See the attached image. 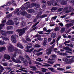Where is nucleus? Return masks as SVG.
Masks as SVG:
<instances>
[{"label": "nucleus", "mask_w": 74, "mask_h": 74, "mask_svg": "<svg viewBox=\"0 0 74 74\" xmlns=\"http://www.w3.org/2000/svg\"><path fill=\"white\" fill-rule=\"evenodd\" d=\"M27 29V27H26L22 29H18L16 30V32L19 33V36H22V35L26 32V30Z\"/></svg>", "instance_id": "nucleus-1"}, {"label": "nucleus", "mask_w": 74, "mask_h": 74, "mask_svg": "<svg viewBox=\"0 0 74 74\" xmlns=\"http://www.w3.org/2000/svg\"><path fill=\"white\" fill-rule=\"evenodd\" d=\"M63 60L65 62H64L65 64H70V63H72L73 62H74L73 60H69L66 58H63Z\"/></svg>", "instance_id": "nucleus-2"}, {"label": "nucleus", "mask_w": 74, "mask_h": 74, "mask_svg": "<svg viewBox=\"0 0 74 74\" xmlns=\"http://www.w3.org/2000/svg\"><path fill=\"white\" fill-rule=\"evenodd\" d=\"M19 58H20L22 62H23L24 65L25 66H28V62H27V60H25L23 56H20L19 57Z\"/></svg>", "instance_id": "nucleus-3"}, {"label": "nucleus", "mask_w": 74, "mask_h": 74, "mask_svg": "<svg viewBox=\"0 0 74 74\" xmlns=\"http://www.w3.org/2000/svg\"><path fill=\"white\" fill-rule=\"evenodd\" d=\"M21 14V15H23V16H26L27 15V12L25 11H23L22 12H21V10H20L18 13H17V15H19Z\"/></svg>", "instance_id": "nucleus-4"}, {"label": "nucleus", "mask_w": 74, "mask_h": 74, "mask_svg": "<svg viewBox=\"0 0 74 74\" xmlns=\"http://www.w3.org/2000/svg\"><path fill=\"white\" fill-rule=\"evenodd\" d=\"M1 34L3 35L4 36H7V34H10V31H7V32L5 31L2 30L1 32Z\"/></svg>", "instance_id": "nucleus-5"}, {"label": "nucleus", "mask_w": 74, "mask_h": 74, "mask_svg": "<svg viewBox=\"0 0 74 74\" xmlns=\"http://www.w3.org/2000/svg\"><path fill=\"white\" fill-rule=\"evenodd\" d=\"M11 40L12 42H14V43L16 42V38L15 35H12L11 37Z\"/></svg>", "instance_id": "nucleus-6"}, {"label": "nucleus", "mask_w": 74, "mask_h": 74, "mask_svg": "<svg viewBox=\"0 0 74 74\" xmlns=\"http://www.w3.org/2000/svg\"><path fill=\"white\" fill-rule=\"evenodd\" d=\"M53 49V45L51 47V49H50L49 48L47 49V51H49L47 53H46V54L47 55H50L51 53V52H52V49Z\"/></svg>", "instance_id": "nucleus-7"}, {"label": "nucleus", "mask_w": 74, "mask_h": 74, "mask_svg": "<svg viewBox=\"0 0 74 74\" xmlns=\"http://www.w3.org/2000/svg\"><path fill=\"white\" fill-rule=\"evenodd\" d=\"M6 24L8 25H13L14 24V23L13 22V21L11 20H9L8 21Z\"/></svg>", "instance_id": "nucleus-8"}, {"label": "nucleus", "mask_w": 74, "mask_h": 74, "mask_svg": "<svg viewBox=\"0 0 74 74\" xmlns=\"http://www.w3.org/2000/svg\"><path fill=\"white\" fill-rule=\"evenodd\" d=\"M14 49V46H9L8 47V50L9 51H10V52H13Z\"/></svg>", "instance_id": "nucleus-9"}, {"label": "nucleus", "mask_w": 74, "mask_h": 74, "mask_svg": "<svg viewBox=\"0 0 74 74\" xmlns=\"http://www.w3.org/2000/svg\"><path fill=\"white\" fill-rule=\"evenodd\" d=\"M74 22H72L70 23L67 24L66 25V27L67 28H69V27H70L71 26H73L74 25Z\"/></svg>", "instance_id": "nucleus-10"}, {"label": "nucleus", "mask_w": 74, "mask_h": 74, "mask_svg": "<svg viewBox=\"0 0 74 74\" xmlns=\"http://www.w3.org/2000/svg\"><path fill=\"white\" fill-rule=\"evenodd\" d=\"M4 58L7 60H9L11 58L10 56L8 55L5 54L4 56Z\"/></svg>", "instance_id": "nucleus-11"}, {"label": "nucleus", "mask_w": 74, "mask_h": 74, "mask_svg": "<svg viewBox=\"0 0 74 74\" xmlns=\"http://www.w3.org/2000/svg\"><path fill=\"white\" fill-rule=\"evenodd\" d=\"M17 47H19L20 48H21V49H23V46L19 43H18L17 44Z\"/></svg>", "instance_id": "nucleus-12"}, {"label": "nucleus", "mask_w": 74, "mask_h": 74, "mask_svg": "<svg viewBox=\"0 0 74 74\" xmlns=\"http://www.w3.org/2000/svg\"><path fill=\"white\" fill-rule=\"evenodd\" d=\"M5 47H0V52H3L5 50Z\"/></svg>", "instance_id": "nucleus-13"}, {"label": "nucleus", "mask_w": 74, "mask_h": 74, "mask_svg": "<svg viewBox=\"0 0 74 74\" xmlns=\"http://www.w3.org/2000/svg\"><path fill=\"white\" fill-rule=\"evenodd\" d=\"M47 38H44V40L43 43V46H46L47 45Z\"/></svg>", "instance_id": "nucleus-14"}, {"label": "nucleus", "mask_w": 74, "mask_h": 74, "mask_svg": "<svg viewBox=\"0 0 74 74\" xmlns=\"http://www.w3.org/2000/svg\"><path fill=\"white\" fill-rule=\"evenodd\" d=\"M15 52L18 53H21V51L19 49H14Z\"/></svg>", "instance_id": "nucleus-15"}, {"label": "nucleus", "mask_w": 74, "mask_h": 74, "mask_svg": "<svg viewBox=\"0 0 74 74\" xmlns=\"http://www.w3.org/2000/svg\"><path fill=\"white\" fill-rule=\"evenodd\" d=\"M35 35L36 37H38L37 38V40H39V41H41L42 40V39L40 37H40V35L37 34Z\"/></svg>", "instance_id": "nucleus-16"}, {"label": "nucleus", "mask_w": 74, "mask_h": 74, "mask_svg": "<svg viewBox=\"0 0 74 74\" xmlns=\"http://www.w3.org/2000/svg\"><path fill=\"white\" fill-rule=\"evenodd\" d=\"M51 3L53 6H56L57 5V3L55 1H51Z\"/></svg>", "instance_id": "nucleus-17"}, {"label": "nucleus", "mask_w": 74, "mask_h": 74, "mask_svg": "<svg viewBox=\"0 0 74 74\" xmlns=\"http://www.w3.org/2000/svg\"><path fill=\"white\" fill-rule=\"evenodd\" d=\"M60 3L62 5H66L67 3H66V2L64 0H62L61 2Z\"/></svg>", "instance_id": "nucleus-18"}, {"label": "nucleus", "mask_w": 74, "mask_h": 74, "mask_svg": "<svg viewBox=\"0 0 74 74\" xmlns=\"http://www.w3.org/2000/svg\"><path fill=\"white\" fill-rule=\"evenodd\" d=\"M44 65H42V66L44 67H51V66L50 65H49V64L47 63H44Z\"/></svg>", "instance_id": "nucleus-19"}, {"label": "nucleus", "mask_w": 74, "mask_h": 74, "mask_svg": "<svg viewBox=\"0 0 74 74\" xmlns=\"http://www.w3.org/2000/svg\"><path fill=\"white\" fill-rule=\"evenodd\" d=\"M31 69H32L33 71H36L37 70V68L35 66H30L29 67Z\"/></svg>", "instance_id": "nucleus-20"}, {"label": "nucleus", "mask_w": 74, "mask_h": 74, "mask_svg": "<svg viewBox=\"0 0 74 74\" xmlns=\"http://www.w3.org/2000/svg\"><path fill=\"white\" fill-rule=\"evenodd\" d=\"M36 3H33L30 4V8H32L33 7H35Z\"/></svg>", "instance_id": "nucleus-21"}, {"label": "nucleus", "mask_w": 74, "mask_h": 74, "mask_svg": "<svg viewBox=\"0 0 74 74\" xmlns=\"http://www.w3.org/2000/svg\"><path fill=\"white\" fill-rule=\"evenodd\" d=\"M58 10V8L53 7L51 9V11H56V10Z\"/></svg>", "instance_id": "nucleus-22"}, {"label": "nucleus", "mask_w": 74, "mask_h": 74, "mask_svg": "<svg viewBox=\"0 0 74 74\" xmlns=\"http://www.w3.org/2000/svg\"><path fill=\"white\" fill-rule=\"evenodd\" d=\"M13 27L11 26H9L7 27V30H11L13 29Z\"/></svg>", "instance_id": "nucleus-23"}, {"label": "nucleus", "mask_w": 74, "mask_h": 74, "mask_svg": "<svg viewBox=\"0 0 74 74\" xmlns=\"http://www.w3.org/2000/svg\"><path fill=\"white\" fill-rule=\"evenodd\" d=\"M51 37L52 38H55L56 37V33H53L51 35Z\"/></svg>", "instance_id": "nucleus-24"}, {"label": "nucleus", "mask_w": 74, "mask_h": 74, "mask_svg": "<svg viewBox=\"0 0 74 74\" xmlns=\"http://www.w3.org/2000/svg\"><path fill=\"white\" fill-rule=\"evenodd\" d=\"M59 55H61V56H66L67 54L65 53H59Z\"/></svg>", "instance_id": "nucleus-25"}, {"label": "nucleus", "mask_w": 74, "mask_h": 74, "mask_svg": "<svg viewBox=\"0 0 74 74\" xmlns=\"http://www.w3.org/2000/svg\"><path fill=\"white\" fill-rule=\"evenodd\" d=\"M4 70V68L1 65H0V72H2V71H3V70Z\"/></svg>", "instance_id": "nucleus-26"}, {"label": "nucleus", "mask_w": 74, "mask_h": 74, "mask_svg": "<svg viewBox=\"0 0 74 74\" xmlns=\"http://www.w3.org/2000/svg\"><path fill=\"white\" fill-rule=\"evenodd\" d=\"M28 12L29 13H33V12L34 10L33 9H30L28 10Z\"/></svg>", "instance_id": "nucleus-27"}, {"label": "nucleus", "mask_w": 74, "mask_h": 74, "mask_svg": "<svg viewBox=\"0 0 74 74\" xmlns=\"http://www.w3.org/2000/svg\"><path fill=\"white\" fill-rule=\"evenodd\" d=\"M47 15L45 14H43L42 15L40 16V18H45V17H47Z\"/></svg>", "instance_id": "nucleus-28"}, {"label": "nucleus", "mask_w": 74, "mask_h": 74, "mask_svg": "<svg viewBox=\"0 0 74 74\" xmlns=\"http://www.w3.org/2000/svg\"><path fill=\"white\" fill-rule=\"evenodd\" d=\"M41 70L42 72H43V73H45V72H46V71L47 70V69L44 68H42Z\"/></svg>", "instance_id": "nucleus-29"}, {"label": "nucleus", "mask_w": 74, "mask_h": 74, "mask_svg": "<svg viewBox=\"0 0 74 74\" xmlns=\"http://www.w3.org/2000/svg\"><path fill=\"white\" fill-rule=\"evenodd\" d=\"M11 2H12V3L14 5H16V2H15L14 0H12L11 1Z\"/></svg>", "instance_id": "nucleus-30"}, {"label": "nucleus", "mask_w": 74, "mask_h": 74, "mask_svg": "<svg viewBox=\"0 0 74 74\" xmlns=\"http://www.w3.org/2000/svg\"><path fill=\"white\" fill-rule=\"evenodd\" d=\"M21 25L22 27H23V26H25L26 25V23L24 21H22L21 23Z\"/></svg>", "instance_id": "nucleus-31"}, {"label": "nucleus", "mask_w": 74, "mask_h": 74, "mask_svg": "<svg viewBox=\"0 0 74 74\" xmlns=\"http://www.w3.org/2000/svg\"><path fill=\"white\" fill-rule=\"evenodd\" d=\"M26 16V17H27V18H31V17H32V16L29 14H27Z\"/></svg>", "instance_id": "nucleus-32"}, {"label": "nucleus", "mask_w": 74, "mask_h": 74, "mask_svg": "<svg viewBox=\"0 0 74 74\" xmlns=\"http://www.w3.org/2000/svg\"><path fill=\"white\" fill-rule=\"evenodd\" d=\"M25 8L26 9H27L28 8H30V4H27L25 5Z\"/></svg>", "instance_id": "nucleus-33"}, {"label": "nucleus", "mask_w": 74, "mask_h": 74, "mask_svg": "<svg viewBox=\"0 0 74 74\" xmlns=\"http://www.w3.org/2000/svg\"><path fill=\"white\" fill-rule=\"evenodd\" d=\"M35 7L37 8H40V5L36 3L35 5Z\"/></svg>", "instance_id": "nucleus-34"}, {"label": "nucleus", "mask_w": 74, "mask_h": 74, "mask_svg": "<svg viewBox=\"0 0 74 74\" xmlns=\"http://www.w3.org/2000/svg\"><path fill=\"white\" fill-rule=\"evenodd\" d=\"M26 39L27 41H31V39L29 38L28 36H27L26 37Z\"/></svg>", "instance_id": "nucleus-35"}, {"label": "nucleus", "mask_w": 74, "mask_h": 74, "mask_svg": "<svg viewBox=\"0 0 74 74\" xmlns=\"http://www.w3.org/2000/svg\"><path fill=\"white\" fill-rule=\"evenodd\" d=\"M11 4H12V3H11L10 1H9L8 2V3H7L6 5H7V6H9V5H11Z\"/></svg>", "instance_id": "nucleus-36"}, {"label": "nucleus", "mask_w": 74, "mask_h": 74, "mask_svg": "<svg viewBox=\"0 0 74 74\" xmlns=\"http://www.w3.org/2000/svg\"><path fill=\"white\" fill-rule=\"evenodd\" d=\"M61 32L62 33V32H64L65 31V28H62L61 29Z\"/></svg>", "instance_id": "nucleus-37"}, {"label": "nucleus", "mask_w": 74, "mask_h": 74, "mask_svg": "<svg viewBox=\"0 0 74 74\" xmlns=\"http://www.w3.org/2000/svg\"><path fill=\"white\" fill-rule=\"evenodd\" d=\"M7 7V5H5L3 6H2L1 7H0V8H1V7H2V8H6Z\"/></svg>", "instance_id": "nucleus-38"}, {"label": "nucleus", "mask_w": 74, "mask_h": 74, "mask_svg": "<svg viewBox=\"0 0 74 74\" xmlns=\"http://www.w3.org/2000/svg\"><path fill=\"white\" fill-rule=\"evenodd\" d=\"M27 10L25 7H23L21 8V11H25V10Z\"/></svg>", "instance_id": "nucleus-39"}, {"label": "nucleus", "mask_w": 74, "mask_h": 74, "mask_svg": "<svg viewBox=\"0 0 74 74\" xmlns=\"http://www.w3.org/2000/svg\"><path fill=\"white\" fill-rule=\"evenodd\" d=\"M2 38L3 40H5V41H6V40H8V38H5L4 37H2Z\"/></svg>", "instance_id": "nucleus-40"}, {"label": "nucleus", "mask_w": 74, "mask_h": 74, "mask_svg": "<svg viewBox=\"0 0 74 74\" xmlns=\"http://www.w3.org/2000/svg\"><path fill=\"white\" fill-rule=\"evenodd\" d=\"M47 4L48 5L51 6V2L49 1H48L47 2Z\"/></svg>", "instance_id": "nucleus-41"}, {"label": "nucleus", "mask_w": 74, "mask_h": 74, "mask_svg": "<svg viewBox=\"0 0 74 74\" xmlns=\"http://www.w3.org/2000/svg\"><path fill=\"white\" fill-rule=\"evenodd\" d=\"M42 52H40L37 54V56H40V55H42Z\"/></svg>", "instance_id": "nucleus-42"}, {"label": "nucleus", "mask_w": 74, "mask_h": 74, "mask_svg": "<svg viewBox=\"0 0 74 74\" xmlns=\"http://www.w3.org/2000/svg\"><path fill=\"white\" fill-rule=\"evenodd\" d=\"M14 57H12V61H13V62H15V63H16V60H15V59H14Z\"/></svg>", "instance_id": "nucleus-43"}, {"label": "nucleus", "mask_w": 74, "mask_h": 74, "mask_svg": "<svg viewBox=\"0 0 74 74\" xmlns=\"http://www.w3.org/2000/svg\"><path fill=\"white\" fill-rule=\"evenodd\" d=\"M11 16H12V14H9L7 16V17L8 18H10Z\"/></svg>", "instance_id": "nucleus-44"}, {"label": "nucleus", "mask_w": 74, "mask_h": 74, "mask_svg": "<svg viewBox=\"0 0 74 74\" xmlns=\"http://www.w3.org/2000/svg\"><path fill=\"white\" fill-rule=\"evenodd\" d=\"M35 47L36 48H40V45H39L37 44L35 46Z\"/></svg>", "instance_id": "nucleus-45"}, {"label": "nucleus", "mask_w": 74, "mask_h": 74, "mask_svg": "<svg viewBox=\"0 0 74 74\" xmlns=\"http://www.w3.org/2000/svg\"><path fill=\"white\" fill-rule=\"evenodd\" d=\"M19 11V9H16V11L14 12V14H16V13L18 14V11Z\"/></svg>", "instance_id": "nucleus-46"}, {"label": "nucleus", "mask_w": 74, "mask_h": 74, "mask_svg": "<svg viewBox=\"0 0 74 74\" xmlns=\"http://www.w3.org/2000/svg\"><path fill=\"white\" fill-rule=\"evenodd\" d=\"M59 30V27H56L54 29V31L55 32H57V31Z\"/></svg>", "instance_id": "nucleus-47"}, {"label": "nucleus", "mask_w": 74, "mask_h": 74, "mask_svg": "<svg viewBox=\"0 0 74 74\" xmlns=\"http://www.w3.org/2000/svg\"><path fill=\"white\" fill-rule=\"evenodd\" d=\"M26 59H27V60H29L30 59V58L29 57V56L27 55L26 56Z\"/></svg>", "instance_id": "nucleus-48"}, {"label": "nucleus", "mask_w": 74, "mask_h": 74, "mask_svg": "<svg viewBox=\"0 0 74 74\" xmlns=\"http://www.w3.org/2000/svg\"><path fill=\"white\" fill-rule=\"evenodd\" d=\"M69 11L70 12H71V11H73V8L72 7H71V6H69Z\"/></svg>", "instance_id": "nucleus-49"}, {"label": "nucleus", "mask_w": 74, "mask_h": 74, "mask_svg": "<svg viewBox=\"0 0 74 74\" xmlns=\"http://www.w3.org/2000/svg\"><path fill=\"white\" fill-rule=\"evenodd\" d=\"M16 63H21V61L19 60H17L16 61Z\"/></svg>", "instance_id": "nucleus-50"}, {"label": "nucleus", "mask_w": 74, "mask_h": 74, "mask_svg": "<svg viewBox=\"0 0 74 74\" xmlns=\"http://www.w3.org/2000/svg\"><path fill=\"white\" fill-rule=\"evenodd\" d=\"M69 47H66L65 48H64V49H65L66 51H68Z\"/></svg>", "instance_id": "nucleus-51"}, {"label": "nucleus", "mask_w": 74, "mask_h": 74, "mask_svg": "<svg viewBox=\"0 0 74 74\" xmlns=\"http://www.w3.org/2000/svg\"><path fill=\"white\" fill-rule=\"evenodd\" d=\"M52 58V59H54L56 58V55H51Z\"/></svg>", "instance_id": "nucleus-52"}, {"label": "nucleus", "mask_w": 74, "mask_h": 74, "mask_svg": "<svg viewBox=\"0 0 74 74\" xmlns=\"http://www.w3.org/2000/svg\"><path fill=\"white\" fill-rule=\"evenodd\" d=\"M43 32V31H40V32H37L39 34H43V33H42Z\"/></svg>", "instance_id": "nucleus-53"}, {"label": "nucleus", "mask_w": 74, "mask_h": 74, "mask_svg": "<svg viewBox=\"0 0 74 74\" xmlns=\"http://www.w3.org/2000/svg\"><path fill=\"white\" fill-rule=\"evenodd\" d=\"M63 10V8H60L58 9V11L59 12H60V11H62Z\"/></svg>", "instance_id": "nucleus-54"}, {"label": "nucleus", "mask_w": 74, "mask_h": 74, "mask_svg": "<svg viewBox=\"0 0 74 74\" xmlns=\"http://www.w3.org/2000/svg\"><path fill=\"white\" fill-rule=\"evenodd\" d=\"M35 64H38V65H41V64L40 63L38 62H37L36 61L35 62Z\"/></svg>", "instance_id": "nucleus-55"}, {"label": "nucleus", "mask_w": 74, "mask_h": 74, "mask_svg": "<svg viewBox=\"0 0 74 74\" xmlns=\"http://www.w3.org/2000/svg\"><path fill=\"white\" fill-rule=\"evenodd\" d=\"M4 44V42H2L1 40H0V45H3Z\"/></svg>", "instance_id": "nucleus-56"}, {"label": "nucleus", "mask_w": 74, "mask_h": 74, "mask_svg": "<svg viewBox=\"0 0 74 74\" xmlns=\"http://www.w3.org/2000/svg\"><path fill=\"white\" fill-rule=\"evenodd\" d=\"M3 66H7V64L6 63H3Z\"/></svg>", "instance_id": "nucleus-57"}, {"label": "nucleus", "mask_w": 74, "mask_h": 74, "mask_svg": "<svg viewBox=\"0 0 74 74\" xmlns=\"http://www.w3.org/2000/svg\"><path fill=\"white\" fill-rule=\"evenodd\" d=\"M51 71H52V72H56V70H55V69L52 68L51 70Z\"/></svg>", "instance_id": "nucleus-58"}, {"label": "nucleus", "mask_w": 74, "mask_h": 74, "mask_svg": "<svg viewBox=\"0 0 74 74\" xmlns=\"http://www.w3.org/2000/svg\"><path fill=\"white\" fill-rule=\"evenodd\" d=\"M42 3L43 4H47V1H45L44 0H43L42 1Z\"/></svg>", "instance_id": "nucleus-59"}, {"label": "nucleus", "mask_w": 74, "mask_h": 74, "mask_svg": "<svg viewBox=\"0 0 74 74\" xmlns=\"http://www.w3.org/2000/svg\"><path fill=\"white\" fill-rule=\"evenodd\" d=\"M33 22H37V19L36 18H34L33 21Z\"/></svg>", "instance_id": "nucleus-60"}, {"label": "nucleus", "mask_w": 74, "mask_h": 74, "mask_svg": "<svg viewBox=\"0 0 74 74\" xmlns=\"http://www.w3.org/2000/svg\"><path fill=\"white\" fill-rule=\"evenodd\" d=\"M46 7V5L43 4L42 6V8H44Z\"/></svg>", "instance_id": "nucleus-61"}, {"label": "nucleus", "mask_w": 74, "mask_h": 74, "mask_svg": "<svg viewBox=\"0 0 74 74\" xmlns=\"http://www.w3.org/2000/svg\"><path fill=\"white\" fill-rule=\"evenodd\" d=\"M26 48H27V49H29L32 48V47L31 46H29L28 45H27L26 47Z\"/></svg>", "instance_id": "nucleus-62"}, {"label": "nucleus", "mask_w": 74, "mask_h": 74, "mask_svg": "<svg viewBox=\"0 0 74 74\" xmlns=\"http://www.w3.org/2000/svg\"><path fill=\"white\" fill-rule=\"evenodd\" d=\"M71 66H67L66 67V70H68V69H71Z\"/></svg>", "instance_id": "nucleus-63"}, {"label": "nucleus", "mask_w": 74, "mask_h": 74, "mask_svg": "<svg viewBox=\"0 0 74 74\" xmlns=\"http://www.w3.org/2000/svg\"><path fill=\"white\" fill-rule=\"evenodd\" d=\"M41 14H42V12H40L38 13V15H41Z\"/></svg>", "instance_id": "nucleus-64"}]
</instances>
